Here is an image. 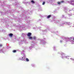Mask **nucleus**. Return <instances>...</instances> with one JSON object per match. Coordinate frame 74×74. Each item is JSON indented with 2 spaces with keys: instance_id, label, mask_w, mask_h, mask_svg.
I'll use <instances>...</instances> for the list:
<instances>
[{
  "instance_id": "2",
  "label": "nucleus",
  "mask_w": 74,
  "mask_h": 74,
  "mask_svg": "<svg viewBox=\"0 0 74 74\" xmlns=\"http://www.w3.org/2000/svg\"><path fill=\"white\" fill-rule=\"evenodd\" d=\"M51 17V15H49L47 17V18H50Z\"/></svg>"
},
{
  "instance_id": "18",
  "label": "nucleus",
  "mask_w": 74,
  "mask_h": 74,
  "mask_svg": "<svg viewBox=\"0 0 74 74\" xmlns=\"http://www.w3.org/2000/svg\"><path fill=\"white\" fill-rule=\"evenodd\" d=\"M71 11H72V10H71Z\"/></svg>"
},
{
  "instance_id": "16",
  "label": "nucleus",
  "mask_w": 74,
  "mask_h": 74,
  "mask_svg": "<svg viewBox=\"0 0 74 74\" xmlns=\"http://www.w3.org/2000/svg\"><path fill=\"white\" fill-rule=\"evenodd\" d=\"M73 40H74V38H73Z\"/></svg>"
},
{
  "instance_id": "10",
  "label": "nucleus",
  "mask_w": 74,
  "mask_h": 74,
  "mask_svg": "<svg viewBox=\"0 0 74 74\" xmlns=\"http://www.w3.org/2000/svg\"><path fill=\"white\" fill-rule=\"evenodd\" d=\"M60 2H61V3H64V1H61Z\"/></svg>"
},
{
  "instance_id": "8",
  "label": "nucleus",
  "mask_w": 74,
  "mask_h": 74,
  "mask_svg": "<svg viewBox=\"0 0 74 74\" xmlns=\"http://www.w3.org/2000/svg\"><path fill=\"white\" fill-rule=\"evenodd\" d=\"M31 3H33L34 4V1L33 0L31 1Z\"/></svg>"
},
{
  "instance_id": "17",
  "label": "nucleus",
  "mask_w": 74,
  "mask_h": 74,
  "mask_svg": "<svg viewBox=\"0 0 74 74\" xmlns=\"http://www.w3.org/2000/svg\"><path fill=\"white\" fill-rule=\"evenodd\" d=\"M22 59H23V57L22 58Z\"/></svg>"
},
{
  "instance_id": "5",
  "label": "nucleus",
  "mask_w": 74,
  "mask_h": 74,
  "mask_svg": "<svg viewBox=\"0 0 74 74\" xmlns=\"http://www.w3.org/2000/svg\"><path fill=\"white\" fill-rule=\"evenodd\" d=\"M13 36V34H12L10 33L9 34V36H10L11 37H12Z\"/></svg>"
},
{
  "instance_id": "11",
  "label": "nucleus",
  "mask_w": 74,
  "mask_h": 74,
  "mask_svg": "<svg viewBox=\"0 0 74 74\" xmlns=\"http://www.w3.org/2000/svg\"><path fill=\"white\" fill-rule=\"evenodd\" d=\"M36 37H34L33 38V39L34 40H36Z\"/></svg>"
},
{
  "instance_id": "7",
  "label": "nucleus",
  "mask_w": 74,
  "mask_h": 74,
  "mask_svg": "<svg viewBox=\"0 0 74 74\" xmlns=\"http://www.w3.org/2000/svg\"><path fill=\"white\" fill-rule=\"evenodd\" d=\"M57 3H58V4H59V5H60V4H61V2H57Z\"/></svg>"
},
{
  "instance_id": "3",
  "label": "nucleus",
  "mask_w": 74,
  "mask_h": 74,
  "mask_svg": "<svg viewBox=\"0 0 74 74\" xmlns=\"http://www.w3.org/2000/svg\"><path fill=\"white\" fill-rule=\"evenodd\" d=\"M29 39H30V40H33V38L31 36H29Z\"/></svg>"
},
{
  "instance_id": "1",
  "label": "nucleus",
  "mask_w": 74,
  "mask_h": 74,
  "mask_svg": "<svg viewBox=\"0 0 74 74\" xmlns=\"http://www.w3.org/2000/svg\"><path fill=\"white\" fill-rule=\"evenodd\" d=\"M31 35H32V33H31L29 32L27 34V36H28V37H30Z\"/></svg>"
},
{
  "instance_id": "9",
  "label": "nucleus",
  "mask_w": 74,
  "mask_h": 74,
  "mask_svg": "<svg viewBox=\"0 0 74 74\" xmlns=\"http://www.w3.org/2000/svg\"><path fill=\"white\" fill-rule=\"evenodd\" d=\"M45 2H43L42 3V5H44L45 4Z\"/></svg>"
},
{
  "instance_id": "6",
  "label": "nucleus",
  "mask_w": 74,
  "mask_h": 74,
  "mask_svg": "<svg viewBox=\"0 0 74 74\" xmlns=\"http://www.w3.org/2000/svg\"><path fill=\"white\" fill-rule=\"evenodd\" d=\"M26 60L27 61V62H29V59L28 58H26Z\"/></svg>"
},
{
  "instance_id": "15",
  "label": "nucleus",
  "mask_w": 74,
  "mask_h": 74,
  "mask_svg": "<svg viewBox=\"0 0 74 74\" xmlns=\"http://www.w3.org/2000/svg\"><path fill=\"white\" fill-rule=\"evenodd\" d=\"M23 60V59H22V60Z\"/></svg>"
},
{
  "instance_id": "14",
  "label": "nucleus",
  "mask_w": 74,
  "mask_h": 74,
  "mask_svg": "<svg viewBox=\"0 0 74 74\" xmlns=\"http://www.w3.org/2000/svg\"><path fill=\"white\" fill-rule=\"evenodd\" d=\"M2 45H1V44L0 45V47H2Z\"/></svg>"
},
{
  "instance_id": "12",
  "label": "nucleus",
  "mask_w": 74,
  "mask_h": 74,
  "mask_svg": "<svg viewBox=\"0 0 74 74\" xmlns=\"http://www.w3.org/2000/svg\"><path fill=\"white\" fill-rule=\"evenodd\" d=\"M71 2H74V0H72L71 1Z\"/></svg>"
},
{
  "instance_id": "4",
  "label": "nucleus",
  "mask_w": 74,
  "mask_h": 74,
  "mask_svg": "<svg viewBox=\"0 0 74 74\" xmlns=\"http://www.w3.org/2000/svg\"><path fill=\"white\" fill-rule=\"evenodd\" d=\"M13 53H16V50H14L12 51Z\"/></svg>"
},
{
  "instance_id": "13",
  "label": "nucleus",
  "mask_w": 74,
  "mask_h": 74,
  "mask_svg": "<svg viewBox=\"0 0 74 74\" xmlns=\"http://www.w3.org/2000/svg\"><path fill=\"white\" fill-rule=\"evenodd\" d=\"M71 59L72 60H74V59L73 58H71Z\"/></svg>"
}]
</instances>
